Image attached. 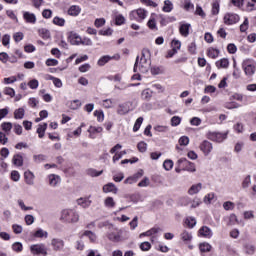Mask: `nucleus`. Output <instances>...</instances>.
Here are the masks:
<instances>
[{
    "mask_svg": "<svg viewBox=\"0 0 256 256\" xmlns=\"http://www.w3.org/2000/svg\"><path fill=\"white\" fill-rule=\"evenodd\" d=\"M151 69V52L149 49H143L141 57L137 56L134 64V73H148Z\"/></svg>",
    "mask_w": 256,
    "mask_h": 256,
    "instance_id": "obj_1",
    "label": "nucleus"
},
{
    "mask_svg": "<svg viewBox=\"0 0 256 256\" xmlns=\"http://www.w3.org/2000/svg\"><path fill=\"white\" fill-rule=\"evenodd\" d=\"M60 221L62 223H79V213L73 209H64L61 211Z\"/></svg>",
    "mask_w": 256,
    "mask_h": 256,
    "instance_id": "obj_2",
    "label": "nucleus"
},
{
    "mask_svg": "<svg viewBox=\"0 0 256 256\" xmlns=\"http://www.w3.org/2000/svg\"><path fill=\"white\" fill-rule=\"evenodd\" d=\"M229 132L220 133V132H208L207 139L214 141V143H223L227 139Z\"/></svg>",
    "mask_w": 256,
    "mask_h": 256,
    "instance_id": "obj_3",
    "label": "nucleus"
},
{
    "mask_svg": "<svg viewBox=\"0 0 256 256\" xmlns=\"http://www.w3.org/2000/svg\"><path fill=\"white\" fill-rule=\"evenodd\" d=\"M176 165H179V167H181L182 165V169L183 171H189L190 173H195L197 171V169L195 168V163L187 160L186 158H180Z\"/></svg>",
    "mask_w": 256,
    "mask_h": 256,
    "instance_id": "obj_4",
    "label": "nucleus"
},
{
    "mask_svg": "<svg viewBox=\"0 0 256 256\" xmlns=\"http://www.w3.org/2000/svg\"><path fill=\"white\" fill-rule=\"evenodd\" d=\"M129 17L131 21L141 22L147 17V12L145 9L139 8L130 12Z\"/></svg>",
    "mask_w": 256,
    "mask_h": 256,
    "instance_id": "obj_5",
    "label": "nucleus"
},
{
    "mask_svg": "<svg viewBox=\"0 0 256 256\" xmlns=\"http://www.w3.org/2000/svg\"><path fill=\"white\" fill-rule=\"evenodd\" d=\"M242 67L247 77H252V75H255L256 63L253 62L252 60H245L242 64Z\"/></svg>",
    "mask_w": 256,
    "mask_h": 256,
    "instance_id": "obj_6",
    "label": "nucleus"
},
{
    "mask_svg": "<svg viewBox=\"0 0 256 256\" xmlns=\"http://www.w3.org/2000/svg\"><path fill=\"white\" fill-rule=\"evenodd\" d=\"M30 251L32 255H42V256H47V246L45 244L40 243V244H33L30 246Z\"/></svg>",
    "mask_w": 256,
    "mask_h": 256,
    "instance_id": "obj_7",
    "label": "nucleus"
},
{
    "mask_svg": "<svg viewBox=\"0 0 256 256\" xmlns=\"http://www.w3.org/2000/svg\"><path fill=\"white\" fill-rule=\"evenodd\" d=\"M112 59H115V61H119V59H121V56L119 54H116L114 56H110V55L102 56L98 60L97 65L99 67H104V65H107V63H109V61H112Z\"/></svg>",
    "mask_w": 256,
    "mask_h": 256,
    "instance_id": "obj_8",
    "label": "nucleus"
},
{
    "mask_svg": "<svg viewBox=\"0 0 256 256\" xmlns=\"http://www.w3.org/2000/svg\"><path fill=\"white\" fill-rule=\"evenodd\" d=\"M239 19V15L235 13H227L224 15L225 25H235V23H239Z\"/></svg>",
    "mask_w": 256,
    "mask_h": 256,
    "instance_id": "obj_9",
    "label": "nucleus"
},
{
    "mask_svg": "<svg viewBox=\"0 0 256 256\" xmlns=\"http://www.w3.org/2000/svg\"><path fill=\"white\" fill-rule=\"evenodd\" d=\"M200 150L205 155V157H207L211 153V151H213V143H211L207 140H204L200 144Z\"/></svg>",
    "mask_w": 256,
    "mask_h": 256,
    "instance_id": "obj_10",
    "label": "nucleus"
},
{
    "mask_svg": "<svg viewBox=\"0 0 256 256\" xmlns=\"http://www.w3.org/2000/svg\"><path fill=\"white\" fill-rule=\"evenodd\" d=\"M131 102H125L123 104H119L117 108V114L118 115H127L131 111Z\"/></svg>",
    "mask_w": 256,
    "mask_h": 256,
    "instance_id": "obj_11",
    "label": "nucleus"
},
{
    "mask_svg": "<svg viewBox=\"0 0 256 256\" xmlns=\"http://www.w3.org/2000/svg\"><path fill=\"white\" fill-rule=\"evenodd\" d=\"M51 245L54 251H63V247H65V241L59 238H53L51 241Z\"/></svg>",
    "mask_w": 256,
    "mask_h": 256,
    "instance_id": "obj_12",
    "label": "nucleus"
},
{
    "mask_svg": "<svg viewBox=\"0 0 256 256\" xmlns=\"http://www.w3.org/2000/svg\"><path fill=\"white\" fill-rule=\"evenodd\" d=\"M180 239L183 241V243L189 245V243L193 241V234L187 230H183L180 234Z\"/></svg>",
    "mask_w": 256,
    "mask_h": 256,
    "instance_id": "obj_13",
    "label": "nucleus"
},
{
    "mask_svg": "<svg viewBox=\"0 0 256 256\" xmlns=\"http://www.w3.org/2000/svg\"><path fill=\"white\" fill-rule=\"evenodd\" d=\"M199 235L201 237H206V239H211L213 237V231H211V228L207 226H202L199 229Z\"/></svg>",
    "mask_w": 256,
    "mask_h": 256,
    "instance_id": "obj_14",
    "label": "nucleus"
},
{
    "mask_svg": "<svg viewBox=\"0 0 256 256\" xmlns=\"http://www.w3.org/2000/svg\"><path fill=\"white\" fill-rule=\"evenodd\" d=\"M68 39L71 45H81V36L75 32H70Z\"/></svg>",
    "mask_w": 256,
    "mask_h": 256,
    "instance_id": "obj_15",
    "label": "nucleus"
},
{
    "mask_svg": "<svg viewBox=\"0 0 256 256\" xmlns=\"http://www.w3.org/2000/svg\"><path fill=\"white\" fill-rule=\"evenodd\" d=\"M24 179L27 185L35 184V174H33V172H31L30 170H27L26 172H24Z\"/></svg>",
    "mask_w": 256,
    "mask_h": 256,
    "instance_id": "obj_16",
    "label": "nucleus"
},
{
    "mask_svg": "<svg viewBox=\"0 0 256 256\" xmlns=\"http://www.w3.org/2000/svg\"><path fill=\"white\" fill-rule=\"evenodd\" d=\"M91 203L92 201L89 199V197L77 199V205H80V207L83 209H88V207H91Z\"/></svg>",
    "mask_w": 256,
    "mask_h": 256,
    "instance_id": "obj_17",
    "label": "nucleus"
},
{
    "mask_svg": "<svg viewBox=\"0 0 256 256\" xmlns=\"http://www.w3.org/2000/svg\"><path fill=\"white\" fill-rule=\"evenodd\" d=\"M203 189V184L198 183V184H193L189 189H188V195H197L199 191Z\"/></svg>",
    "mask_w": 256,
    "mask_h": 256,
    "instance_id": "obj_18",
    "label": "nucleus"
},
{
    "mask_svg": "<svg viewBox=\"0 0 256 256\" xmlns=\"http://www.w3.org/2000/svg\"><path fill=\"white\" fill-rule=\"evenodd\" d=\"M23 18L25 19L26 23H37V17L31 12H24Z\"/></svg>",
    "mask_w": 256,
    "mask_h": 256,
    "instance_id": "obj_19",
    "label": "nucleus"
},
{
    "mask_svg": "<svg viewBox=\"0 0 256 256\" xmlns=\"http://www.w3.org/2000/svg\"><path fill=\"white\" fill-rule=\"evenodd\" d=\"M191 29V24H181L179 28L180 35L182 37H189V30Z\"/></svg>",
    "mask_w": 256,
    "mask_h": 256,
    "instance_id": "obj_20",
    "label": "nucleus"
},
{
    "mask_svg": "<svg viewBox=\"0 0 256 256\" xmlns=\"http://www.w3.org/2000/svg\"><path fill=\"white\" fill-rule=\"evenodd\" d=\"M107 237L113 243H119L121 241V234L119 232H110L107 234Z\"/></svg>",
    "mask_w": 256,
    "mask_h": 256,
    "instance_id": "obj_21",
    "label": "nucleus"
},
{
    "mask_svg": "<svg viewBox=\"0 0 256 256\" xmlns=\"http://www.w3.org/2000/svg\"><path fill=\"white\" fill-rule=\"evenodd\" d=\"M104 193H117L118 189L113 183H108L103 186Z\"/></svg>",
    "mask_w": 256,
    "mask_h": 256,
    "instance_id": "obj_22",
    "label": "nucleus"
},
{
    "mask_svg": "<svg viewBox=\"0 0 256 256\" xmlns=\"http://www.w3.org/2000/svg\"><path fill=\"white\" fill-rule=\"evenodd\" d=\"M12 163L16 165V167H23V156H21V154H15L12 158Z\"/></svg>",
    "mask_w": 256,
    "mask_h": 256,
    "instance_id": "obj_23",
    "label": "nucleus"
},
{
    "mask_svg": "<svg viewBox=\"0 0 256 256\" xmlns=\"http://www.w3.org/2000/svg\"><path fill=\"white\" fill-rule=\"evenodd\" d=\"M81 13V7L77 5H73L68 9V15H71L72 17H77Z\"/></svg>",
    "mask_w": 256,
    "mask_h": 256,
    "instance_id": "obj_24",
    "label": "nucleus"
},
{
    "mask_svg": "<svg viewBox=\"0 0 256 256\" xmlns=\"http://www.w3.org/2000/svg\"><path fill=\"white\" fill-rule=\"evenodd\" d=\"M216 67L218 69H227L229 67V59L223 58L216 62Z\"/></svg>",
    "mask_w": 256,
    "mask_h": 256,
    "instance_id": "obj_25",
    "label": "nucleus"
},
{
    "mask_svg": "<svg viewBox=\"0 0 256 256\" xmlns=\"http://www.w3.org/2000/svg\"><path fill=\"white\" fill-rule=\"evenodd\" d=\"M60 181H61V178L55 174H51L49 176V185H51V187H57Z\"/></svg>",
    "mask_w": 256,
    "mask_h": 256,
    "instance_id": "obj_26",
    "label": "nucleus"
},
{
    "mask_svg": "<svg viewBox=\"0 0 256 256\" xmlns=\"http://www.w3.org/2000/svg\"><path fill=\"white\" fill-rule=\"evenodd\" d=\"M45 131H47V123L38 125L37 133L40 139H43V137H45Z\"/></svg>",
    "mask_w": 256,
    "mask_h": 256,
    "instance_id": "obj_27",
    "label": "nucleus"
},
{
    "mask_svg": "<svg viewBox=\"0 0 256 256\" xmlns=\"http://www.w3.org/2000/svg\"><path fill=\"white\" fill-rule=\"evenodd\" d=\"M1 129L6 133V135H9V133H11V129H13V124L11 122H3L1 124Z\"/></svg>",
    "mask_w": 256,
    "mask_h": 256,
    "instance_id": "obj_28",
    "label": "nucleus"
},
{
    "mask_svg": "<svg viewBox=\"0 0 256 256\" xmlns=\"http://www.w3.org/2000/svg\"><path fill=\"white\" fill-rule=\"evenodd\" d=\"M219 49H215V48H209L207 50V55L208 57H210V59H217V57H219Z\"/></svg>",
    "mask_w": 256,
    "mask_h": 256,
    "instance_id": "obj_29",
    "label": "nucleus"
},
{
    "mask_svg": "<svg viewBox=\"0 0 256 256\" xmlns=\"http://www.w3.org/2000/svg\"><path fill=\"white\" fill-rule=\"evenodd\" d=\"M162 11H164V13H171L173 11V3L171 0L164 1Z\"/></svg>",
    "mask_w": 256,
    "mask_h": 256,
    "instance_id": "obj_30",
    "label": "nucleus"
},
{
    "mask_svg": "<svg viewBox=\"0 0 256 256\" xmlns=\"http://www.w3.org/2000/svg\"><path fill=\"white\" fill-rule=\"evenodd\" d=\"M161 231V228H152L146 232H143L140 234V237H151V235H156V233H159Z\"/></svg>",
    "mask_w": 256,
    "mask_h": 256,
    "instance_id": "obj_31",
    "label": "nucleus"
},
{
    "mask_svg": "<svg viewBox=\"0 0 256 256\" xmlns=\"http://www.w3.org/2000/svg\"><path fill=\"white\" fill-rule=\"evenodd\" d=\"M84 237H88L89 240L92 242V243H95V241H97V235L95 234V232L93 231H90V230H86L84 233H83Z\"/></svg>",
    "mask_w": 256,
    "mask_h": 256,
    "instance_id": "obj_32",
    "label": "nucleus"
},
{
    "mask_svg": "<svg viewBox=\"0 0 256 256\" xmlns=\"http://www.w3.org/2000/svg\"><path fill=\"white\" fill-rule=\"evenodd\" d=\"M199 249L201 251V253H209V251H211L212 246L211 244L207 243V242H203L199 245Z\"/></svg>",
    "mask_w": 256,
    "mask_h": 256,
    "instance_id": "obj_33",
    "label": "nucleus"
},
{
    "mask_svg": "<svg viewBox=\"0 0 256 256\" xmlns=\"http://www.w3.org/2000/svg\"><path fill=\"white\" fill-rule=\"evenodd\" d=\"M38 33L42 39H50L51 38V32L45 28H41L38 30Z\"/></svg>",
    "mask_w": 256,
    "mask_h": 256,
    "instance_id": "obj_34",
    "label": "nucleus"
},
{
    "mask_svg": "<svg viewBox=\"0 0 256 256\" xmlns=\"http://www.w3.org/2000/svg\"><path fill=\"white\" fill-rule=\"evenodd\" d=\"M25 117V109L18 108L14 111V119H23Z\"/></svg>",
    "mask_w": 256,
    "mask_h": 256,
    "instance_id": "obj_35",
    "label": "nucleus"
},
{
    "mask_svg": "<svg viewBox=\"0 0 256 256\" xmlns=\"http://www.w3.org/2000/svg\"><path fill=\"white\" fill-rule=\"evenodd\" d=\"M103 227H107V229H109V231H113L115 229L113 224H110L109 221H101L98 223L99 229H103Z\"/></svg>",
    "mask_w": 256,
    "mask_h": 256,
    "instance_id": "obj_36",
    "label": "nucleus"
},
{
    "mask_svg": "<svg viewBox=\"0 0 256 256\" xmlns=\"http://www.w3.org/2000/svg\"><path fill=\"white\" fill-rule=\"evenodd\" d=\"M142 99H144L145 101H149V99H151V97H153V91H151L150 89H145L142 91Z\"/></svg>",
    "mask_w": 256,
    "mask_h": 256,
    "instance_id": "obj_37",
    "label": "nucleus"
},
{
    "mask_svg": "<svg viewBox=\"0 0 256 256\" xmlns=\"http://www.w3.org/2000/svg\"><path fill=\"white\" fill-rule=\"evenodd\" d=\"M48 233H47V231H45V230H43V229H38L35 233H34V237H36V238H43V237H45V239H47V237H48Z\"/></svg>",
    "mask_w": 256,
    "mask_h": 256,
    "instance_id": "obj_38",
    "label": "nucleus"
},
{
    "mask_svg": "<svg viewBox=\"0 0 256 256\" xmlns=\"http://www.w3.org/2000/svg\"><path fill=\"white\" fill-rule=\"evenodd\" d=\"M104 204H105V207L113 209V207H115V200L113 199V197H107L104 200Z\"/></svg>",
    "mask_w": 256,
    "mask_h": 256,
    "instance_id": "obj_39",
    "label": "nucleus"
},
{
    "mask_svg": "<svg viewBox=\"0 0 256 256\" xmlns=\"http://www.w3.org/2000/svg\"><path fill=\"white\" fill-rule=\"evenodd\" d=\"M185 224L190 228L193 229L195 225H197V220L194 217H188L185 221Z\"/></svg>",
    "mask_w": 256,
    "mask_h": 256,
    "instance_id": "obj_40",
    "label": "nucleus"
},
{
    "mask_svg": "<svg viewBox=\"0 0 256 256\" xmlns=\"http://www.w3.org/2000/svg\"><path fill=\"white\" fill-rule=\"evenodd\" d=\"M33 159L35 163H43V161L47 160V156L43 154L34 155Z\"/></svg>",
    "mask_w": 256,
    "mask_h": 256,
    "instance_id": "obj_41",
    "label": "nucleus"
},
{
    "mask_svg": "<svg viewBox=\"0 0 256 256\" xmlns=\"http://www.w3.org/2000/svg\"><path fill=\"white\" fill-rule=\"evenodd\" d=\"M53 23H54V25H58V27H64L65 26V19L56 16L53 19Z\"/></svg>",
    "mask_w": 256,
    "mask_h": 256,
    "instance_id": "obj_42",
    "label": "nucleus"
},
{
    "mask_svg": "<svg viewBox=\"0 0 256 256\" xmlns=\"http://www.w3.org/2000/svg\"><path fill=\"white\" fill-rule=\"evenodd\" d=\"M256 10V0L248 1L246 5V11H255Z\"/></svg>",
    "mask_w": 256,
    "mask_h": 256,
    "instance_id": "obj_43",
    "label": "nucleus"
},
{
    "mask_svg": "<svg viewBox=\"0 0 256 256\" xmlns=\"http://www.w3.org/2000/svg\"><path fill=\"white\" fill-rule=\"evenodd\" d=\"M244 247L247 255H253L255 253V246L253 244H245Z\"/></svg>",
    "mask_w": 256,
    "mask_h": 256,
    "instance_id": "obj_44",
    "label": "nucleus"
},
{
    "mask_svg": "<svg viewBox=\"0 0 256 256\" xmlns=\"http://www.w3.org/2000/svg\"><path fill=\"white\" fill-rule=\"evenodd\" d=\"M87 173L90 175V177H99L100 175H103V170L97 172V170L91 168L88 169Z\"/></svg>",
    "mask_w": 256,
    "mask_h": 256,
    "instance_id": "obj_45",
    "label": "nucleus"
},
{
    "mask_svg": "<svg viewBox=\"0 0 256 256\" xmlns=\"http://www.w3.org/2000/svg\"><path fill=\"white\" fill-rule=\"evenodd\" d=\"M223 207L225 211H233V209H235V203L227 201L223 203Z\"/></svg>",
    "mask_w": 256,
    "mask_h": 256,
    "instance_id": "obj_46",
    "label": "nucleus"
},
{
    "mask_svg": "<svg viewBox=\"0 0 256 256\" xmlns=\"http://www.w3.org/2000/svg\"><path fill=\"white\" fill-rule=\"evenodd\" d=\"M12 249L16 253H21V251H23V244H21V242H16L12 245Z\"/></svg>",
    "mask_w": 256,
    "mask_h": 256,
    "instance_id": "obj_47",
    "label": "nucleus"
},
{
    "mask_svg": "<svg viewBox=\"0 0 256 256\" xmlns=\"http://www.w3.org/2000/svg\"><path fill=\"white\" fill-rule=\"evenodd\" d=\"M212 15H219V1H214L212 4Z\"/></svg>",
    "mask_w": 256,
    "mask_h": 256,
    "instance_id": "obj_48",
    "label": "nucleus"
},
{
    "mask_svg": "<svg viewBox=\"0 0 256 256\" xmlns=\"http://www.w3.org/2000/svg\"><path fill=\"white\" fill-rule=\"evenodd\" d=\"M141 125H143V117H139L133 127V131L137 132L138 129H141Z\"/></svg>",
    "mask_w": 256,
    "mask_h": 256,
    "instance_id": "obj_49",
    "label": "nucleus"
},
{
    "mask_svg": "<svg viewBox=\"0 0 256 256\" xmlns=\"http://www.w3.org/2000/svg\"><path fill=\"white\" fill-rule=\"evenodd\" d=\"M124 179H125V174H123L122 172L113 176V181H115V183H121V181H123Z\"/></svg>",
    "mask_w": 256,
    "mask_h": 256,
    "instance_id": "obj_50",
    "label": "nucleus"
},
{
    "mask_svg": "<svg viewBox=\"0 0 256 256\" xmlns=\"http://www.w3.org/2000/svg\"><path fill=\"white\" fill-rule=\"evenodd\" d=\"M163 167L166 171H171V169H173V160H165Z\"/></svg>",
    "mask_w": 256,
    "mask_h": 256,
    "instance_id": "obj_51",
    "label": "nucleus"
},
{
    "mask_svg": "<svg viewBox=\"0 0 256 256\" xmlns=\"http://www.w3.org/2000/svg\"><path fill=\"white\" fill-rule=\"evenodd\" d=\"M171 125H172V127H177L178 125H181V117H179V116L172 117Z\"/></svg>",
    "mask_w": 256,
    "mask_h": 256,
    "instance_id": "obj_52",
    "label": "nucleus"
},
{
    "mask_svg": "<svg viewBox=\"0 0 256 256\" xmlns=\"http://www.w3.org/2000/svg\"><path fill=\"white\" fill-rule=\"evenodd\" d=\"M190 203L191 209H196V207H199V205H201V199L199 197H195Z\"/></svg>",
    "mask_w": 256,
    "mask_h": 256,
    "instance_id": "obj_53",
    "label": "nucleus"
},
{
    "mask_svg": "<svg viewBox=\"0 0 256 256\" xmlns=\"http://www.w3.org/2000/svg\"><path fill=\"white\" fill-rule=\"evenodd\" d=\"M249 29V19L245 18L243 24L240 26L241 33H245Z\"/></svg>",
    "mask_w": 256,
    "mask_h": 256,
    "instance_id": "obj_54",
    "label": "nucleus"
},
{
    "mask_svg": "<svg viewBox=\"0 0 256 256\" xmlns=\"http://www.w3.org/2000/svg\"><path fill=\"white\" fill-rule=\"evenodd\" d=\"M4 95H9V97H15V90L11 87L4 88Z\"/></svg>",
    "mask_w": 256,
    "mask_h": 256,
    "instance_id": "obj_55",
    "label": "nucleus"
},
{
    "mask_svg": "<svg viewBox=\"0 0 256 256\" xmlns=\"http://www.w3.org/2000/svg\"><path fill=\"white\" fill-rule=\"evenodd\" d=\"M11 179L12 181H15V182L19 181V179H21V175L19 174V171L13 170L11 172Z\"/></svg>",
    "mask_w": 256,
    "mask_h": 256,
    "instance_id": "obj_56",
    "label": "nucleus"
},
{
    "mask_svg": "<svg viewBox=\"0 0 256 256\" xmlns=\"http://www.w3.org/2000/svg\"><path fill=\"white\" fill-rule=\"evenodd\" d=\"M138 151H140V153H145V151H147V143L145 142H139L137 145Z\"/></svg>",
    "mask_w": 256,
    "mask_h": 256,
    "instance_id": "obj_57",
    "label": "nucleus"
},
{
    "mask_svg": "<svg viewBox=\"0 0 256 256\" xmlns=\"http://www.w3.org/2000/svg\"><path fill=\"white\" fill-rule=\"evenodd\" d=\"M94 117H97V120L101 122L105 119V114H103V111L96 110L94 111Z\"/></svg>",
    "mask_w": 256,
    "mask_h": 256,
    "instance_id": "obj_58",
    "label": "nucleus"
},
{
    "mask_svg": "<svg viewBox=\"0 0 256 256\" xmlns=\"http://www.w3.org/2000/svg\"><path fill=\"white\" fill-rule=\"evenodd\" d=\"M28 87H30V89H37V87H39V81L37 79L29 81Z\"/></svg>",
    "mask_w": 256,
    "mask_h": 256,
    "instance_id": "obj_59",
    "label": "nucleus"
},
{
    "mask_svg": "<svg viewBox=\"0 0 256 256\" xmlns=\"http://www.w3.org/2000/svg\"><path fill=\"white\" fill-rule=\"evenodd\" d=\"M79 107H81V101L79 100H74L70 103V109L76 110L79 109Z\"/></svg>",
    "mask_w": 256,
    "mask_h": 256,
    "instance_id": "obj_60",
    "label": "nucleus"
},
{
    "mask_svg": "<svg viewBox=\"0 0 256 256\" xmlns=\"http://www.w3.org/2000/svg\"><path fill=\"white\" fill-rule=\"evenodd\" d=\"M95 27L99 29V27H103L105 25V18H97L94 22Z\"/></svg>",
    "mask_w": 256,
    "mask_h": 256,
    "instance_id": "obj_61",
    "label": "nucleus"
},
{
    "mask_svg": "<svg viewBox=\"0 0 256 256\" xmlns=\"http://www.w3.org/2000/svg\"><path fill=\"white\" fill-rule=\"evenodd\" d=\"M141 251H149L151 249V243L149 242H143L140 244Z\"/></svg>",
    "mask_w": 256,
    "mask_h": 256,
    "instance_id": "obj_62",
    "label": "nucleus"
},
{
    "mask_svg": "<svg viewBox=\"0 0 256 256\" xmlns=\"http://www.w3.org/2000/svg\"><path fill=\"white\" fill-rule=\"evenodd\" d=\"M116 25H123L125 23V17L123 15H117L115 18Z\"/></svg>",
    "mask_w": 256,
    "mask_h": 256,
    "instance_id": "obj_63",
    "label": "nucleus"
},
{
    "mask_svg": "<svg viewBox=\"0 0 256 256\" xmlns=\"http://www.w3.org/2000/svg\"><path fill=\"white\" fill-rule=\"evenodd\" d=\"M179 145H184V146L189 145V137H187V136L180 137Z\"/></svg>",
    "mask_w": 256,
    "mask_h": 256,
    "instance_id": "obj_64",
    "label": "nucleus"
}]
</instances>
